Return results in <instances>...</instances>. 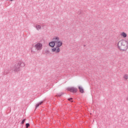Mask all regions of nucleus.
I'll return each instance as SVG.
<instances>
[{
    "label": "nucleus",
    "mask_w": 128,
    "mask_h": 128,
    "mask_svg": "<svg viewBox=\"0 0 128 128\" xmlns=\"http://www.w3.org/2000/svg\"><path fill=\"white\" fill-rule=\"evenodd\" d=\"M118 48L120 52H126L128 48V42L126 40H120L118 43Z\"/></svg>",
    "instance_id": "obj_1"
},
{
    "label": "nucleus",
    "mask_w": 128,
    "mask_h": 128,
    "mask_svg": "<svg viewBox=\"0 0 128 128\" xmlns=\"http://www.w3.org/2000/svg\"><path fill=\"white\" fill-rule=\"evenodd\" d=\"M34 48L37 50H40L42 48V44L40 43H38L34 46Z\"/></svg>",
    "instance_id": "obj_4"
},
{
    "label": "nucleus",
    "mask_w": 128,
    "mask_h": 128,
    "mask_svg": "<svg viewBox=\"0 0 128 128\" xmlns=\"http://www.w3.org/2000/svg\"><path fill=\"white\" fill-rule=\"evenodd\" d=\"M30 123H26V128H28V126H30Z\"/></svg>",
    "instance_id": "obj_17"
},
{
    "label": "nucleus",
    "mask_w": 128,
    "mask_h": 128,
    "mask_svg": "<svg viewBox=\"0 0 128 128\" xmlns=\"http://www.w3.org/2000/svg\"><path fill=\"white\" fill-rule=\"evenodd\" d=\"M56 40H54V41H52L49 43V46L51 48H54V46H56Z\"/></svg>",
    "instance_id": "obj_6"
},
{
    "label": "nucleus",
    "mask_w": 128,
    "mask_h": 128,
    "mask_svg": "<svg viewBox=\"0 0 128 128\" xmlns=\"http://www.w3.org/2000/svg\"><path fill=\"white\" fill-rule=\"evenodd\" d=\"M68 90L70 92H78V88L74 87L69 88H68Z\"/></svg>",
    "instance_id": "obj_5"
},
{
    "label": "nucleus",
    "mask_w": 128,
    "mask_h": 128,
    "mask_svg": "<svg viewBox=\"0 0 128 128\" xmlns=\"http://www.w3.org/2000/svg\"><path fill=\"white\" fill-rule=\"evenodd\" d=\"M124 78L125 80H128V74H126L124 76Z\"/></svg>",
    "instance_id": "obj_15"
},
{
    "label": "nucleus",
    "mask_w": 128,
    "mask_h": 128,
    "mask_svg": "<svg viewBox=\"0 0 128 128\" xmlns=\"http://www.w3.org/2000/svg\"><path fill=\"white\" fill-rule=\"evenodd\" d=\"M53 40H56V42L57 44L56 48H57L56 49V52H60V48L62 46V42L60 41V38L58 37H55L53 38Z\"/></svg>",
    "instance_id": "obj_3"
},
{
    "label": "nucleus",
    "mask_w": 128,
    "mask_h": 128,
    "mask_svg": "<svg viewBox=\"0 0 128 128\" xmlns=\"http://www.w3.org/2000/svg\"><path fill=\"white\" fill-rule=\"evenodd\" d=\"M62 94H64V93L61 92V93L58 94V95H56V96H62Z\"/></svg>",
    "instance_id": "obj_14"
},
{
    "label": "nucleus",
    "mask_w": 128,
    "mask_h": 128,
    "mask_svg": "<svg viewBox=\"0 0 128 128\" xmlns=\"http://www.w3.org/2000/svg\"><path fill=\"white\" fill-rule=\"evenodd\" d=\"M68 100H69L70 102H74V101H72V98H68Z\"/></svg>",
    "instance_id": "obj_18"
},
{
    "label": "nucleus",
    "mask_w": 128,
    "mask_h": 128,
    "mask_svg": "<svg viewBox=\"0 0 128 128\" xmlns=\"http://www.w3.org/2000/svg\"><path fill=\"white\" fill-rule=\"evenodd\" d=\"M80 12H81L80 11L78 12V14H80Z\"/></svg>",
    "instance_id": "obj_19"
},
{
    "label": "nucleus",
    "mask_w": 128,
    "mask_h": 128,
    "mask_svg": "<svg viewBox=\"0 0 128 128\" xmlns=\"http://www.w3.org/2000/svg\"><path fill=\"white\" fill-rule=\"evenodd\" d=\"M50 54V51L48 50H46L44 52V54Z\"/></svg>",
    "instance_id": "obj_12"
},
{
    "label": "nucleus",
    "mask_w": 128,
    "mask_h": 128,
    "mask_svg": "<svg viewBox=\"0 0 128 128\" xmlns=\"http://www.w3.org/2000/svg\"><path fill=\"white\" fill-rule=\"evenodd\" d=\"M26 119H24L23 120L22 122H21V124H24V122H26Z\"/></svg>",
    "instance_id": "obj_16"
},
{
    "label": "nucleus",
    "mask_w": 128,
    "mask_h": 128,
    "mask_svg": "<svg viewBox=\"0 0 128 128\" xmlns=\"http://www.w3.org/2000/svg\"><path fill=\"white\" fill-rule=\"evenodd\" d=\"M84 46H86V45H84Z\"/></svg>",
    "instance_id": "obj_21"
},
{
    "label": "nucleus",
    "mask_w": 128,
    "mask_h": 128,
    "mask_svg": "<svg viewBox=\"0 0 128 128\" xmlns=\"http://www.w3.org/2000/svg\"><path fill=\"white\" fill-rule=\"evenodd\" d=\"M120 36H123V38H126V36H128V35L126 34V33L124 32H122L120 34Z\"/></svg>",
    "instance_id": "obj_7"
},
{
    "label": "nucleus",
    "mask_w": 128,
    "mask_h": 128,
    "mask_svg": "<svg viewBox=\"0 0 128 128\" xmlns=\"http://www.w3.org/2000/svg\"><path fill=\"white\" fill-rule=\"evenodd\" d=\"M42 102H44V101H42L39 103L37 104L36 106V108H38L40 106V104H42Z\"/></svg>",
    "instance_id": "obj_9"
},
{
    "label": "nucleus",
    "mask_w": 128,
    "mask_h": 128,
    "mask_svg": "<svg viewBox=\"0 0 128 128\" xmlns=\"http://www.w3.org/2000/svg\"><path fill=\"white\" fill-rule=\"evenodd\" d=\"M78 89H79V90L80 92H81L82 94H84V88H82V87L80 86H78Z\"/></svg>",
    "instance_id": "obj_10"
},
{
    "label": "nucleus",
    "mask_w": 128,
    "mask_h": 128,
    "mask_svg": "<svg viewBox=\"0 0 128 128\" xmlns=\"http://www.w3.org/2000/svg\"><path fill=\"white\" fill-rule=\"evenodd\" d=\"M11 2H12V0H10Z\"/></svg>",
    "instance_id": "obj_20"
},
{
    "label": "nucleus",
    "mask_w": 128,
    "mask_h": 128,
    "mask_svg": "<svg viewBox=\"0 0 128 128\" xmlns=\"http://www.w3.org/2000/svg\"><path fill=\"white\" fill-rule=\"evenodd\" d=\"M26 64L24 63V62L22 61H18L14 66H13L12 70H14V72H19L20 70V66H24Z\"/></svg>",
    "instance_id": "obj_2"
},
{
    "label": "nucleus",
    "mask_w": 128,
    "mask_h": 128,
    "mask_svg": "<svg viewBox=\"0 0 128 128\" xmlns=\"http://www.w3.org/2000/svg\"><path fill=\"white\" fill-rule=\"evenodd\" d=\"M8 72H10L9 70H5L4 71V74H8Z\"/></svg>",
    "instance_id": "obj_13"
},
{
    "label": "nucleus",
    "mask_w": 128,
    "mask_h": 128,
    "mask_svg": "<svg viewBox=\"0 0 128 128\" xmlns=\"http://www.w3.org/2000/svg\"><path fill=\"white\" fill-rule=\"evenodd\" d=\"M56 50H58V48L56 47L52 49V52H56V54L58 53V52H56Z\"/></svg>",
    "instance_id": "obj_8"
},
{
    "label": "nucleus",
    "mask_w": 128,
    "mask_h": 128,
    "mask_svg": "<svg viewBox=\"0 0 128 128\" xmlns=\"http://www.w3.org/2000/svg\"><path fill=\"white\" fill-rule=\"evenodd\" d=\"M36 28L37 30H42V26L40 25H36Z\"/></svg>",
    "instance_id": "obj_11"
}]
</instances>
